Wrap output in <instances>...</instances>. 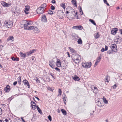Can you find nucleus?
Wrapping results in <instances>:
<instances>
[{"label":"nucleus","instance_id":"nucleus-57","mask_svg":"<svg viewBox=\"0 0 122 122\" xmlns=\"http://www.w3.org/2000/svg\"><path fill=\"white\" fill-rule=\"evenodd\" d=\"M17 81H15L13 83V85L14 86H15L17 84Z\"/></svg>","mask_w":122,"mask_h":122},{"label":"nucleus","instance_id":"nucleus-56","mask_svg":"<svg viewBox=\"0 0 122 122\" xmlns=\"http://www.w3.org/2000/svg\"><path fill=\"white\" fill-rule=\"evenodd\" d=\"M48 89L49 90L53 91V90H52V89L50 87H48Z\"/></svg>","mask_w":122,"mask_h":122},{"label":"nucleus","instance_id":"nucleus-52","mask_svg":"<svg viewBox=\"0 0 122 122\" xmlns=\"http://www.w3.org/2000/svg\"><path fill=\"white\" fill-rule=\"evenodd\" d=\"M12 99V97H10L9 98L8 100V102H10L11 101V100Z\"/></svg>","mask_w":122,"mask_h":122},{"label":"nucleus","instance_id":"nucleus-38","mask_svg":"<svg viewBox=\"0 0 122 122\" xmlns=\"http://www.w3.org/2000/svg\"><path fill=\"white\" fill-rule=\"evenodd\" d=\"M34 32H37L38 31V29L37 27H35L34 28Z\"/></svg>","mask_w":122,"mask_h":122},{"label":"nucleus","instance_id":"nucleus-42","mask_svg":"<svg viewBox=\"0 0 122 122\" xmlns=\"http://www.w3.org/2000/svg\"><path fill=\"white\" fill-rule=\"evenodd\" d=\"M66 97H64L63 98L64 102L65 104H66V102H65L66 101Z\"/></svg>","mask_w":122,"mask_h":122},{"label":"nucleus","instance_id":"nucleus-7","mask_svg":"<svg viewBox=\"0 0 122 122\" xmlns=\"http://www.w3.org/2000/svg\"><path fill=\"white\" fill-rule=\"evenodd\" d=\"M118 30V29L117 28H112L111 31V33L112 35H115L116 34Z\"/></svg>","mask_w":122,"mask_h":122},{"label":"nucleus","instance_id":"nucleus-37","mask_svg":"<svg viewBox=\"0 0 122 122\" xmlns=\"http://www.w3.org/2000/svg\"><path fill=\"white\" fill-rule=\"evenodd\" d=\"M101 59V57L100 56L97 59V60L96 62L98 63L100 61Z\"/></svg>","mask_w":122,"mask_h":122},{"label":"nucleus","instance_id":"nucleus-12","mask_svg":"<svg viewBox=\"0 0 122 122\" xmlns=\"http://www.w3.org/2000/svg\"><path fill=\"white\" fill-rule=\"evenodd\" d=\"M25 10H24V11L26 14H28L29 13L28 12L29 10L30 9V7L29 6H25Z\"/></svg>","mask_w":122,"mask_h":122},{"label":"nucleus","instance_id":"nucleus-43","mask_svg":"<svg viewBox=\"0 0 122 122\" xmlns=\"http://www.w3.org/2000/svg\"><path fill=\"white\" fill-rule=\"evenodd\" d=\"M112 50L111 51V50H108L107 52V53L108 54H112Z\"/></svg>","mask_w":122,"mask_h":122},{"label":"nucleus","instance_id":"nucleus-13","mask_svg":"<svg viewBox=\"0 0 122 122\" xmlns=\"http://www.w3.org/2000/svg\"><path fill=\"white\" fill-rule=\"evenodd\" d=\"M27 20H24L22 21V25H23L24 28L25 29V28H26L27 27Z\"/></svg>","mask_w":122,"mask_h":122},{"label":"nucleus","instance_id":"nucleus-28","mask_svg":"<svg viewBox=\"0 0 122 122\" xmlns=\"http://www.w3.org/2000/svg\"><path fill=\"white\" fill-rule=\"evenodd\" d=\"M77 42L78 44H81L82 43V41L81 38L79 39L77 41Z\"/></svg>","mask_w":122,"mask_h":122},{"label":"nucleus","instance_id":"nucleus-27","mask_svg":"<svg viewBox=\"0 0 122 122\" xmlns=\"http://www.w3.org/2000/svg\"><path fill=\"white\" fill-rule=\"evenodd\" d=\"M46 3H44L41 5V6L40 7L41 8L44 9V8L46 7Z\"/></svg>","mask_w":122,"mask_h":122},{"label":"nucleus","instance_id":"nucleus-47","mask_svg":"<svg viewBox=\"0 0 122 122\" xmlns=\"http://www.w3.org/2000/svg\"><path fill=\"white\" fill-rule=\"evenodd\" d=\"M103 0L105 3L108 6H109V4L107 3V1L106 0Z\"/></svg>","mask_w":122,"mask_h":122},{"label":"nucleus","instance_id":"nucleus-8","mask_svg":"<svg viewBox=\"0 0 122 122\" xmlns=\"http://www.w3.org/2000/svg\"><path fill=\"white\" fill-rule=\"evenodd\" d=\"M41 20L42 22L45 23L47 22V19L45 15H42Z\"/></svg>","mask_w":122,"mask_h":122},{"label":"nucleus","instance_id":"nucleus-29","mask_svg":"<svg viewBox=\"0 0 122 122\" xmlns=\"http://www.w3.org/2000/svg\"><path fill=\"white\" fill-rule=\"evenodd\" d=\"M37 109L39 113L41 114H42L43 113L41 110L40 109V108L38 107V106H37Z\"/></svg>","mask_w":122,"mask_h":122},{"label":"nucleus","instance_id":"nucleus-10","mask_svg":"<svg viewBox=\"0 0 122 122\" xmlns=\"http://www.w3.org/2000/svg\"><path fill=\"white\" fill-rule=\"evenodd\" d=\"M83 28L82 26L81 25L74 26L72 27V28L74 29L79 30H81Z\"/></svg>","mask_w":122,"mask_h":122},{"label":"nucleus","instance_id":"nucleus-60","mask_svg":"<svg viewBox=\"0 0 122 122\" xmlns=\"http://www.w3.org/2000/svg\"><path fill=\"white\" fill-rule=\"evenodd\" d=\"M51 3L53 4H55L56 3V1L55 0H52L51 1Z\"/></svg>","mask_w":122,"mask_h":122},{"label":"nucleus","instance_id":"nucleus-39","mask_svg":"<svg viewBox=\"0 0 122 122\" xmlns=\"http://www.w3.org/2000/svg\"><path fill=\"white\" fill-rule=\"evenodd\" d=\"M69 49L71 52H72V53L75 52V50L73 48L70 47H69Z\"/></svg>","mask_w":122,"mask_h":122},{"label":"nucleus","instance_id":"nucleus-58","mask_svg":"<svg viewBox=\"0 0 122 122\" xmlns=\"http://www.w3.org/2000/svg\"><path fill=\"white\" fill-rule=\"evenodd\" d=\"M105 51H106L107 50H108V46H107L106 45L105 46Z\"/></svg>","mask_w":122,"mask_h":122},{"label":"nucleus","instance_id":"nucleus-44","mask_svg":"<svg viewBox=\"0 0 122 122\" xmlns=\"http://www.w3.org/2000/svg\"><path fill=\"white\" fill-rule=\"evenodd\" d=\"M35 80L36 81V82H38L39 83H40V81L39 79L38 78H37V77H36V78H35Z\"/></svg>","mask_w":122,"mask_h":122},{"label":"nucleus","instance_id":"nucleus-22","mask_svg":"<svg viewBox=\"0 0 122 122\" xmlns=\"http://www.w3.org/2000/svg\"><path fill=\"white\" fill-rule=\"evenodd\" d=\"M73 79L75 81H78L80 80V78L76 76L73 77Z\"/></svg>","mask_w":122,"mask_h":122},{"label":"nucleus","instance_id":"nucleus-17","mask_svg":"<svg viewBox=\"0 0 122 122\" xmlns=\"http://www.w3.org/2000/svg\"><path fill=\"white\" fill-rule=\"evenodd\" d=\"M72 36L73 39H75V40H76L77 38H79L78 35L76 34L73 35Z\"/></svg>","mask_w":122,"mask_h":122},{"label":"nucleus","instance_id":"nucleus-59","mask_svg":"<svg viewBox=\"0 0 122 122\" xmlns=\"http://www.w3.org/2000/svg\"><path fill=\"white\" fill-rule=\"evenodd\" d=\"M31 25V24H30L29 22H28V21H27V26L29 25Z\"/></svg>","mask_w":122,"mask_h":122},{"label":"nucleus","instance_id":"nucleus-19","mask_svg":"<svg viewBox=\"0 0 122 122\" xmlns=\"http://www.w3.org/2000/svg\"><path fill=\"white\" fill-rule=\"evenodd\" d=\"M34 26H30L29 27H27L26 28H25V29L27 30H32L34 29Z\"/></svg>","mask_w":122,"mask_h":122},{"label":"nucleus","instance_id":"nucleus-25","mask_svg":"<svg viewBox=\"0 0 122 122\" xmlns=\"http://www.w3.org/2000/svg\"><path fill=\"white\" fill-rule=\"evenodd\" d=\"M79 12L81 13V15H82L83 14V13L82 9L81 7V6H79Z\"/></svg>","mask_w":122,"mask_h":122},{"label":"nucleus","instance_id":"nucleus-24","mask_svg":"<svg viewBox=\"0 0 122 122\" xmlns=\"http://www.w3.org/2000/svg\"><path fill=\"white\" fill-rule=\"evenodd\" d=\"M71 2L73 5L77 7L76 1L75 0H72L71 1Z\"/></svg>","mask_w":122,"mask_h":122},{"label":"nucleus","instance_id":"nucleus-63","mask_svg":"<svg viewBox=\"0 0 122 122\" xmlns=\"http://www.w3.org/2000/svg\"><path fill=\"white\" fill-rule=\"evenodd\" d=\"M98 62H96L95 65H94V67L96 66L97 65Z\"/></svg>","mask_w":122,"mask_h":122},{"label":"nucleus","instance_id":"nucleus-20","mask_svg":"<svg viewBox=\"0 0 122 122\" xmlns=\"http://www.w3.org/2000/svg\"><path fill=\"white\" fill-rule=\"evenodd\" d=\"M14 38L13 36H10L7 39V41H9L10 40H12L13 41L14 40Z\"/></svg>","mask_w":122,"mask_h":122},{"label":"nucleus","instance_id":"nucleus-26","mask_svg":"<svg viewBox=\"0 0 122 122\" xmlns=\"http://www.w3.org/2000/svg\"><path fill=\"white\" fill-rule=\"evenodd\" d=\"M96 103L98 106L101 107L102 106L101 102L99 100H98L97 102H96Z\"/></svg>","mask_w":122,"mask_h":122},{"label":"nucleus","instance_id":"nucleus-16","mask_svg":"<svg viewBox=\"0 0 122 122\" xmlns=\"http://www.w3.org/2000/svg\"><path fill=\"white\" fill-rule=\"evenodd\" d=\"M10 86L9 85H7L5 88L4 90L6 92H8L10 90Z\"/></svg>","mask_w":122,"mask_h":122},{"label":"nucleus","instance_id":"nucleus-33","mask_svg":"<svg viewBox=\"0 0 122 122\" xmlns=\"http://www.w3.org/2000/svg\"><path fill=\"white\" fill-rule=\"evenodd\" d=\"M64 9L65 8V3H62L60 5Z\"/></svg>","mask_w":122,"mask_h":122},{"label":"nucleus","instance_id":"nucleus-31","mask_svg":"<svg viewBox=\"0 0 122 122\" xmlns=\"http://www.w3.org/2000/svg\"><path fill=\"white\" fill-rule=\"evenodd\" d=\"M89 21L90 22H91L92 24H93L94 25H96V24L93 20L91 19H90L89 20Z\"/></svg>","mask_w":122,"mask_h":122},{"label":"nucleus","instance_id":"nucleus-34","mask_svg":"<svg viewBox=\"0 0 122 122\" xmlns=\"http://www.w3.org/2000/svg\"><path fill=\"white\" fill-rule=\"evenodd\" d=\"M94 89L95 90L96 89V90L95 91V92H94V91H93L94 92V93H95V94H97V93L98 92V89L97 88V87H94Z\"/></svg>","mask_w":122,"mask_h":122},{"label":"nucleus","instance_id":"nucleus-18","mask_svg":"<svg viewBox=\"0 0 122 122\" xmlns=\"http://www.w3.org/2000/svg\"><path fill=\"white\" fill-rule=\"evenodd\" d=\"M11 59L12 60L14 61H19V59L18 57H16L15 58L14 57H11Z\"/></svg>","mask_w":122,"mask_h":122},{"label":"nucleus","instance_id":"nucleus-46","mask_svg":"<svg viewBox=\"0 0 122 122\" xmlns=\"http://www.w3.org/2000/svg\"><path fill=\"white\" fill-rule=\"evenodd\" d=\"M51 8L52 10H54L55 9V7L53 5H52L51 6Z\"/></svg>","mask_w":122,"mask_h":122},{"label":"nucleus","instance_id":"nucleus-4","mask_svg":"<svg viewBox=\"0 0 122 122\" xmlns=\"http://www.w3.org/2000/svg\"><path fill=\"white\" fill-rule=\"evenodd\" d=\"M5 26L7 27L8 28H10L12 26L13 24L12 21L7 22L5 21L4 22Z\"/></svg>","mask_w":122,"mask_h":122},{"label":"nucleus","instance_id":"nucleus-55","mask_svg":"<svg viewBox=\"0 0 122 122\" xmlns=\"http://www.w3.org/2000/svg\"><path fill=\"white\" fill-rule=\"evenodd\" d=\"M37 106H36V107L32 106V108L33 110L35 109L36 108H37Z\"/></svg>","mask_w":122,"mask_h":122},{"label":"nucleus","instance_id":"nucleus-53","mask_svg":"<svg viewBox=\"0 0 122 122\" xmlns=\"http://www.w3.org/2000/svg\"><path fill=\"white\" fill-rule=\"evenodd\" d=\"M100 36L99 35V34L98 33H97V34L96 36L95 37L97 39Z\"/></svg>","mask_w":122,"mask_h":122},{"label":"nucleus","instance_id":"nucleus-9","mask_svg":"<svg viewBox=\"0 0 122 122\" xmlns=\"http://www.w3.org/2000/svg\"><path fill=\"white\" fill-rule=\"evenodd\" d=\"M70 10H71V12L72 13V12H73V10L72 9L71 7H68L66 9V15H67V14H68L69 13H70Z\"/></svg>","mask_w":122,"mask_h":122},{"label":"nucleus","instance_id":"nucleus-54","mask_svg":"<svg viewBox=\"0 0 122 122\" xmlns=\"http://www.w3.org/2000/svg\"><path fill=\"white\" fill-rule=\"evenodd\" d=\"M50 75L53 78H54V74L51 72L50 73Z\"/></svg>","mask_w":122,"mask_h":122},{"label":"nucleus","instance_id":"nucleus-11","mask_svg":"<svg viewBox=\"0 0 122 122\" xmlns=\"http://www.w3.org/2000/svg\"><path fill=\"white\" fill-rule=\"evenodd\" d=\"M57 61L56 63V64L57 67H59L61 66V63L60 62V60L58 59H57Z\"/></svg>","mask_w":122,"mask_h":122},{"label":"nucleus","instance_id":"nucleus-15","mask_svg":"<svg viewBox=\"0 0 122 122\" xmlns=\"http://www.w3.org/2000/svg\"><path fill=\"white\" fill-rule=\"evenodd\" d=\"M23 82L24 84L27 85L28 87V88L30 87L29 83L27 80L25 79L23 81Z\"/></svg>","mask_w":122,"mask_h":122},{"label":"nucleus","instance_id":"nucleus-2","mask_svg":"<svg viewBox=\"0 0 122 122\" xmlns=\"http://www.w3.org/2000/svg\"><path fill=\"white\" fill-rule=\"evenodd\" d=\"M64 15V13L61 10L58 11L57 14L58 18L59 19H62L63 18Z\"/></svg>","mask_w":122,"mask_h":122},{"label":"nucleus","instance_id":"nucleus-64","mask_svg":"<svg viewBox=\"0 0 122 122\" xmlns=\"http://www.w3.org/2000/svg\"><path fill=\"white\" fill-rule=\"evenodd\" d=\"M119 30L120 32V34H121L122 35V29H120V30Z\"/></svg>","mask_w":122,"mask_h":122},{"label":"nucleus","instance_id":"nucleus-51","mask_svg":"<svg viewBox=\"0 0 122 122\" xmlns=\"http://www.w3.org/2000/svg\"><path fill=\"white\" fill-rule=\"evenodd\" d=\"M117 86L115 84L114 86H112V88L113 89H115L116 88Z\"/></svg>","mask_w":122,"mask_h":122},{"label":"nucleus","instance_id":"nucleus-32","mask_svg":"<svg viewBox=\"0 0 122 122\" xmlns=\"http://www.w3.org/2000/svg\"><path fill=\"white\" fill-rule=\"evenodd\" d=\"M55 62H54L53 60H52L51 61H49V65L50 66H51V65H52L53 64H54V63Z\"/></svg>","mask_w":122,"mask_h":122},{"label":"nucleus","instance_id":"nucleus-50","mask_svg":"<svg viewBox=\"0 0 122 122\" xmlns=\"http://www.w3.org/2000/svg\"><path fill=\"white\" fill-rule=\"evenodd\" d=\"M55 69L58 72H60V69L57 67L55 68Z\"/></svg>","mask_w":122,"mask_h":122},{"label":"nucleus","instance_id":"nucleus-3","mask_svg":"<svg viewBox=\"0 0 122 122\" xmlns=\"http://www.w3.org/2000/svg\"><path fill=\"white\" fill-rule=\"evenodd\" d=\"M82 66L85 68H89L92 65L91 62H87L86 63H82Z\"/></svg>","mask_w":122,"mask_h":122},{"label":"nucleus","instance_id":"nucleus-41","mask_svg":"<svg viewBox=\"0 0 122 122\" xmlns=\"http://www.w3.org/2000/svg\"><path fill=\"white\" fill-rule=\"evenodd\" d=\"M104 102L106 104H107L108 103V101L106 100L105 98H103Z\"/></svg>","mask_w":122,"mask_h":122},{"label":"nucleus","instance_id":"nucleus-49","mask_svg":"<svg viewBox=\"0 0 122 122\" xmlns=\"http://www.w3.org/2000/svg\"><path fill=\"white\" fill-rule=\"evenodd\" d=\"M50 66L53 69L55 68L54 67L55 66V64H53Z\"/></svg>","mask_w":122,"mask_h":122},{"label":"nucleus","instance_id":"nucleus-23","mask_svg":"<svg viewBox=\"0 0 122 122\" xmlns=\"http://www.w3.org/2000/svg\"><path fill=\"white\" fill-rule=\"evenodd\" d=\"M61 111L63 115H66V112L65 110L63 109H62L61 110Z\"/></svg>","mask_w":122,"mask_h":122},{"label":"nucleus","instance_id":"nucleus-48","mask_svg":"<svg viewBox=\"0 0 122 122\" xmlns=\"http://www.w3.org/2000/svg\"><path fill=\"white\" fill-rule=\"evenodd\" d=\"M48 118L50 121H51L52 120L51 117V116L49 115L48 117Z\"/></svg>","mask_w":122,"mask_h":122},{"label":"nucleus","instance_id":"nucleus-45","mask_svg":"<svg viewBox=\"0 0 122 122\" xmlns=\"http://www.w3.org/2000/svg\"><path fill=\"white\" fill-rule=\"evenodd\" d=\"M6 3V2H5L4 1H2L1 2V4L4 7H5V4Z\"/></svg>","mask_w":122,"mask_h":122},{"label":"nucleus","instance_id":"nucleus-30","mask_svg":"<svg viewBox=\"0 0 122 122\" xmlns=\"http://www.w3.org/2000/svg\"><path fill=\"white\" fill-rule=\"evenodd\" d=\"M18 84L19 85H20L21 83V77L20 76H19L18 78Z\"/></svg>","mask_w":122,"mask_h":122},{"label":"nucleus","instance_id":"nucleus-1","mask_svg":"<svg viewBox=\"0 0 122 122\" xmlns=\"http://www.w3.org/2000/svg\"><path fill=\"white\" fill-rule=\"evenodd\" d=\"M79 58H80V56L76 54L75 55L74 57L72 58V60L76 63L77 64L79 62Z\"/></svg>","mask_w":122,"mask_h":122},{"label":"nucleus","instance_id":"nucleus-35","mask_svg":"<svg viewBox=\"0 0 122 122\" xmlns=\"http://www.w3.org/2000/svg\"><path fill=\"white\" fill-rule=\"evenodd\" d=\"M11 5V3L8 4L7 3H6L5 4V7H8L9 6H10Z\"/></svg>","mask_w":122,"mask_h":122},{"label":"nucleus","instance_id":"nucleus-40","mask_svg":"<svg viewBox=\"0 0 122 122\" xmlns=\"http://www.w3.org/2000/svg\"><path fill=\"white\" fill-rule=\"evenodd\" d=\"M48 13L49 14L52 15L53 14V13L52 10H50L48 11Z\"/></svg>","mask_w":122,"mask_h":122},{"label":"nucleus","instance_id":"nucleus-36","mask_svg":"<svg viewBox=\"0 0 122 122\" xmlns=\"http://www.w3.org/2000/svg\"><path fill=\"white\" fill-rule=\"evenodd\" d=\"M58 92L59 93V94H58L57 96H60L61 94L62 91L61 89H58Z\"/></svg>","mask_w":122,"mask_h":122},{"label":"nucleus","instance_id":"nucleus-14","mask_svg":"<svg viewBox=\"0 0 122 122\" xmlns=\"http://www.w3.org/2000/svg\"><path fill=\"white\" fill-rule=\"evenodd\" d=\"M36 51L35 49H33L32 50H30L29 51L27 52H26V54L28 56H29L32 53L34 52L35 51Z\"/></svg>","mask_w":122,"mask_h":122},{"label":"nucleus","instance_id":"nucleus-21","mask_svg":"<svg viewBox=\"0 0 122 122\" xmlns=\"http://www.w3.org/2000/svg\"><path fill=\"white\" fill-rule=\"evenodd\" d=\"M20 55L21 57L25 58L26 56V54L25 53H24L22 52H20Z\"/></svg>","mask_w":122,"mask_h":122},{"label":"nucleus","instance_id":"nucleus-62","mask_svg":"<svg viewBox=\"0 0 122 122\" xmlns=\"http://www.w3.org/2000/svg\"><path fill=\"white\" fill-rule=\"evenodd\" d=\"M2 113V110L1 108L0 107V115H1Z\"/></svg>","mask_w":122,"mask_h":122},{"label":"nucleus","instance_id":"nucleus-5","mask_svg":"<svg viewBox=\"0 0 122 122\" xmlns=\"http://www.w3.org/2000/svg\"><path fill=\"white\" fill-rule=\"evenodd\" d=\"M44 10L40 7L38 8L36 10L37 13L38 14H42L44 12Z\"/></svg>","mask_w":122,"mask_h":122},{"label":"nucleus","instance_id":"nucleus-61","mask_svg":"<svg viewBox=\"0 0 122 122\" xmlns=\"http://www.w3.org/2000/svg\"><path fill=\"white\" fill-rule=\"evenodd\" d=\"M105 50V49L104 48H102L101 50V51L102 52H104Z\"/></svg>","mask_w":122,"mask_h":122},{"label":"nucleus","instance_id":"nucleus-6","mask_svg":"<svg viewBox=\"0 0 122 122\" xmlns=\"http://www.w3.org/2000/svg\"><path fill=\"white\" fill-rule=\"evenodd\" d=\"M117 46L116 45L113 44L112 45L111 48L112 51L114 52H116L117 51Z\"/></svg>","mask_w":122,"mask_h":122}]
</instances>
